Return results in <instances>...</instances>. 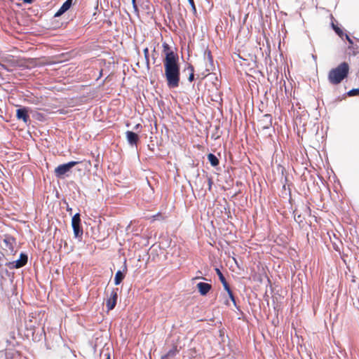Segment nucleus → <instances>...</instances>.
<instances>
[{
	"label": "nucleus",
	"instance_id": "473e14b6",
	"mask_svg": "<svg viewBox=\"0 0 359 359\" xmlns=\"http://www.w3.org/2000/svg\"><path fill=\"white\" fill-rule=\"evenodd\" d=\"M107 359H109V355L107 356Z\"/></svg>",
	"mask_w": 359,
	"mask_h": 359
},
{
	"label": "nucleus",
	"instance_id": "bb28decb",
	"mask_svg": "<svg viewBox=\"0 0 359 359\" xmlns=\"http://www.w3.org/2000/svg\"><path fill=\"white\" fill-rule=\"evenodd\" d=\"M346 39L348 40V41L350 43H353V41L351 40V39L348 36V35L346 34Z\"/></svg>",
	"mask_w": 359,
	"mask_h": 359
},
{
	"label": "nucleus",
	"instance_id": "a211bd4d",
	"mask_svg": "<svg viewBox=\"0 0 359 359\" xmlns=\"http://www.w3.org/2000/svg\"><path fill=\"white\" fill-rule=\"evenodd\" d=\"M187 70L189 72V81H192L194 80V67L191 66V65H189L187 68Z\"/></svg>",
	"mask_w": 359,
	"mask_h": 359
},
{
	"label": "nucleus",
	"instance_id": "6ab92c4d",
	"mask_svg": "<svg viewBox=\"0 0 359 359\" xmlns=\"http://www.w3.org/2000/svg\"><path fill=\"white\" fill-rule=\"evenodd\" d=\"M359 94V88H353L347 92L348 96H354Z\"/></svg>",
	"mask_w": 359,
	"mask_h": 359
},
{
	"label": "nucleus",
	"instance_id": "f257e3e1",
	"mask_svg": "<svg viewBox=\"0 0 359 359\" xmlns=\"http://www.w3.org/2000/svg\"><path fill=\"white\" fill-rule=\"evenodd\" d=\"M165 76L169 88H176L180 83V68L177 60H173L172 55L167 56V62L164 63Z\"/></svg>",
	"mask_w": 359,
	"mask_h": 359
},
{
	"label": "nucleus",
	"instance_id": "aec40b11",
	"mask_svg": "<svg viewBox=\"0 0 359 359\" xmlns=\"http://www.w3.org/2000/svg\"><path fill=\"white\" fill-rule=\"evenodd\" d=\"M215 271H216V273H217L221 283L224 282V280L226 279H225L224 276H223L222 273L221 272V271L217 268L215 269Z\"/></svg>",
	"mask_w": 359,
	"mask_h": 359
},
{
	"label": "nucleus",
	"instance_id": "c85d7f7f",
	"mask_svg": "<svg viewBox=\"0 0 359 359\" xmlns=\"http://www.w3.org/2000/svg\"><path fill=\"white\" fill-rule=\"evenodd\" d=\"M37 118H38L39 120L41 121V120H42V118H43L42 115L39 114L37 115Z\"/></svg>",
	"mask_w": 359,
	"mask_h": 359
},
{
	"label": "nucleus",
	"instance_id": "0eeeda50",
	"mask_svg": "<svg viewBox=\"0 0 359 359\" xmlns=\"http://www.w3.org/2000/svg\"><path fill=\"white\" fill-rule=\"evenodd\" d=\"M126 137L128 143L132 146L136 145L139 140L138 135L135 133L130 130L126 132Z\"/></svg>",
	"mask_w": 359,
	"mask_h": 359
},
{
	"label": "nucleus",
	"instance_id": "b1692460",
	"mask_svg": "<svg viewBox=\"0 0 359 359\" xmlns=\"http://www.w3.org/2000/svg\"><path fill=\"white\" fill-rule=\"evenodd\" d=\"M332 27L334 29V31L339 35L341 36L343 34L342 31L337 27L334 26V24H332Z\"/></svg>",
	"mask_w": 359,
	"mask_h": 359
},
{
	"label": "nucleus",
	"instance_id": "2eb2a0df",
	"mask_svg": "<svg viewBox=\"0 0 359 359\" xmlns=\"http://www.w3.org/2000/svg\"><path fill=\"white\" fill-rule=\"evenodd\" d=\"M208 159L210 163L211 164V165H212V166H216L219 163V161H218L217 158L213 154H209L208 155Z\"/></svg>",
	"mask_w": 359,
	"mask_h": 359
},
{
	"label": "nucleus",
	"instance_id": "423d86ee",
	"mask_svg": "<svg viewBox=\"0 0 359 359\" xmlns=\"http://www.w3.org/2000/svg\"><path fill=\"white\" fill-rule=\"evenodd\" d=\"M4 249L9 252L10 254H13L15 252L14 250V244H15V240L11 236H6L4 239Z\"/></svg>",
	"mask_w": 359,
	"mask_h": 359
},
{
	"label": "nucleus",
	"instance_id": "5701e85b",
	"mask_svg": "<svg viewBox=\"0 0 359 359\" xmlns=\"http://www.w3.org/2000/svg\"><path fill=\"white\" fill-rule=\"evenodd\" d=\"M79 163V161H69L67 163V165L68 166L69 169L70 170L73 166L77 165Z\"/></svg>",
	"mask_w": 359,
	"mask_h": 359
},
{
	"label": "nucleus",
	"instance_id": "412c9836",
	"mask_svg": "<svg viewBox=\"0 0 359 359\" xmlns=\"http://www.w3.org/2000/svg\"><path fill=\"white\" fill-rule=\"evenodd\" d=\"M222 284L224 287V289L227 292V293H231V290L226 280H225L224 282H222Z\"/></svg>",
	"mask_w": 359,
	"mask_h": 359
},
{
	"label": "nucleus",
	"instance_id": "f3484780",
	"mask_svg": "<svg viewBox=\"0 0 359 359\" xmlns=\"http://www.w3.org/2000/svg\"><path fill=\"white\" fill-rule=\"evenodd\" d=\"M177 352V349L176 346H174L172 348H171L165 355L162 356L161 359H165L168 357H172L176 355Z\"/></svg>",
	"mask_w": 359,
	"mask_h": 359
},
{
	"label": "nucleus",
	"instance_id": "7c9ffc66",
	"mask_svg": "<svg viewBox=\"0 0 359 359\" xmlns=\"http://www.w3.org/2000/svg\"><path fill=\"white\" fill-rule=\"evenodd\" d=\"M144 54L146 55V54H147V48H145V49H144Z\"/></svg>",
	"mask_w": 359,
	"mask_h": 359
},
{
	"label": "nucleus",
	"instance_id": "dca6fc26",
	"mask_svg": "<svg viewBox=\"0 0 359 359\" xmlns=\"http://www.w3.org/2000/svg\"><path fill=\"white\" fill-rule=\"evenodd\" d=\"M123 278H124V276L122 273V272L121 271H118L115 274L114 284L116 285H118L121 283V282L122 281V280L123 279Z\"/></svg>",
	"mask_w": 359,
	"mask_h": 359
},
{
	"label": "nucleus",
	"instance_id": "4468645a",
	"mask_svg": "<svg viewBox=\"0 0 359 359\" xmlns=\"http://www.w3.org/2000/svg\"><path fill=\"white\" fill-rule=\"evenodd\" d=\"M163 52H164V53L165 55V62H167V56L168 55H172L173 60H177V57L174 54L173 51L170 49V46H169V45L168 43H163Z\"/></svg>",
	"mask_w": 359,
	"mask_h": 359
},
{
	"label": "nucleus",
	"instance_id": "9d476101",
	"mask_svg": "<svg viewBox=\"0 0 359 359\" xmlns=\"http://www.w3.org/2000/svg\"><path fill=\"white\" fill-rule=\"evenodd\" d=\"M72 0H67L65 3H63L59 10L55 13L54 16L59 17L67 10H69L72 6Z\"/></svg>",
	"mask_w": 359,
	"mask_h": 359
},
{
	"label": "nucleus",
	"instance_id": "7ed1b4c3",
	"mask_svg": "<svg viewBox=\"0 0 359 359\" xmlns=\"http://www.w3.org/2000/svg\"><path fill=\"white\" fill-rule=\"evenodd\" d=\"M80 215L76 212L72 218V227L74 232V236L76 238H81L83 235V230L80 228Z\"/></svg>",
	"mask_w": 359,
	"mask_h": 359
},
{
	"label": "nucleus",
	"instance_id": "1a4fd4ad",
	"mask_svg": "<svg viewBox=\"0 0 359 359\" xmlns=\"http://www.w3.org/2000/svg\"><path fill=\"white\" fill-rule=\"evenodd\" d=\"M16 116L18 119L20 120L22 119L24 123H27L29 119L28 115H27V110L26 108H20L18 109L16 111Z\"/></svg>",
	"mask_w": 359,
	"mask_h": 359
},
{
	"label": "nucleus",
	"instance_id": "4be33fe9",
	"mask_svg": "<svg viewBox=\"0 0 359 359\" xmlns=\"http://www.w3.org/2000/svg\"><path fill=\"white\" fill-rule=\"evenodd\" d=\"M191 8V10L193 11L194 13H196V7H195V4H194V0H187Z\"/></svg>",
	"mask_w": 359,
	"mask_h": 359
},
{
	"label": "nucleus",
	"instance_id": "c756f323",
	"mask_svg": "<svg viewBox=\"0 0 359 359\" xmlns=\"http://www.w3.org/2000/svg\"><path fill=\"white\" fill-rule=\"evenodd\" d=\"M25 3L30 4L32 3V0H22Z\"/></svg>",
	"mask_w": 359,
	"mask_h": 359
},
{
	"label": "nucleus",
	"instance_id": "ddd939ff",
	"mask_svg": "<svg viewBox=\"0 0 359 359\" xmlns=\"http://www.w3.org/2000/svg\"><path fill=\"white\" fill-rule=\"evenodd\" d=\"M264 129L269 128L272 125V117L270 114H265L260 121Z\"/></svg>",
	"mask_w": 359,
	"mask_h": 359
},
{
	"label": "nucleus",
	"instance_id": "393cba45",
	"mask_svg": "<svg viewBox=\"0 0 359 359\" xmlns=\"http://www.w3.org/2000/svg\"><path fill=\"white\" fill-rule=\"evenodd\" d=\"M228 295H229V298L231 299V300L232 301V302L233 303V304L235 305L236 302H235V299H234L232 292L231 291V293H228Z\"/></svg>",
	"mask_w": 359,
	"mask_h": 359
},
{
	"label": "nucleus",
	"instance_id": "f8f14e48",
	"mask_svg": "<svg viewBox=\"0 0 359 359\" xmlns=\"http://www.w3.org/2000/svg\"><path fill=\"white\" fill-rule=\"evenodd\" d=\"M197 287L198 289L200 294L204 296L207 294L208 292L210 290L211 285L206 283L200 282L197 284Z\"/></svg>",
	"mask_w": 359,
	"mask_h": 359
},
{
	"label": "nucleus",
	"instance_id": "f03ea898",
	"mask_svg": "<svg viewBox=\"0 0 359 359\" xmlns=\"http://www.w3.org/2000/svg\"><path fill=\"white\" fill-rule=\"evenodd\" d=\"M349 65L347 62L340 63L337 67L330 70L327 75L329 82L333 85L340 83L349 73Z\"/></svg>",
	"mask_w": 359,
	"mask_h": 359
},
{
	"label": "nucleus",
	"instance_id": "6e6552de",
	"mask_svg": "<svg viewBox=\"0 0 359 359\" xmlns=\"http://www.w3.org/2000/svg\"><path fill=\"white\" fill-rule=\"evenodd\" d=\"M204 60H207L208 62V64L206 65V70L208 72L212 70L214 68V64L213 59L210 50H205L204 51Z\"/></svg>",
	"mask_w": 359,
	"mask_h": 359
},
{
	"label": "nucleus",
	"instance_id": "9b49d317",
	"mask_svg": "<svg viewBox=\"0 0 359 359\" xmlns=\"http://www.w3.org/2000/svg\"><path fill=\"white\" fill-rule=\"evenodd\" d=\"M69 171V169L66 163L59 165L55 169V173L56 177H60L64 175L65 173Z\"/></svg>",
	"mask_w": 359,
	"mask_h": 359
},
{
	"label": "nucleus",
	"instance_id": "2f4dec72",
	"mask_svg": "<svg viewBox=\"0 0 359 359\" xmlns=\"http://www.w3.org/2000/svg\"><path fill=\"white\" fill-rule=\"evenodd\" d=\"M139 126H140V124H137V125L135 126V128H138Z\"/></svg>",
	"mask_w": 359,
	"mask_h": 359
},
{
	"label": "nucleus",
	"instance_id": "20e7f679",
	"mask_svg": "<svg viewBox=\"0 0 359 359\" xmlns=\"http://www.w3.org/2000/svg\"><path fill=\"white\" fill-rule=\"evenodd\" d=\"M27 262V256L24 253H21L19 259L14 262H9L6 263V265H8L10 268H20L26 264Z\"/></svg>",
	"mask_w": 359,
	"mask_h": 359
},
{
	"label": "nucleus",
	"instance_id": "a878e982",
	"mask_svg": "<svg viewBox=\"0 0 359 359\" xmlns=\"http://www.w3.org/2000/svg\"><path fill=\"white\" fill-rule=\"evenodd\" d=\"M131 1H132V4H133V7L134 10L135 11H137V6L135 4V0H131Z\"/></svg>",
	"mask_w": 359,
	"mask_h": 359
},
{
	"label": "nucleus",
	"instance_id": "39448f33",
	"mask_svg": "<svg viewBox=\"0 0 359 359\" xmlns=\"http://www.w3.org/2000/svg\"><path fill=\"white\" fill-rule=\"evenodd\" d=\"M118 289H111L109 292V296L106 301V305L108 310H111L115 306L117 297Z\"/></svg>",
	"mask_w": 359,
	"mask_h": 359
},
{
	"label": "nucleus",
	"instance_id": "cd10ccee",
	"mask_svg": "<svg viewBox=\"0 0 359 359\" xmlns=\"http://www.w3.org/2000/svg\"><path fill=\"white\" fill-rule=\"evenodd\" d=\"M207 181H208V182L209 189H211V184H212V182H211V180H210V178H208V179H207Z\"/></svg>",
	"mask_w": 359,
	"mask_h": 359
}]
</instances>
